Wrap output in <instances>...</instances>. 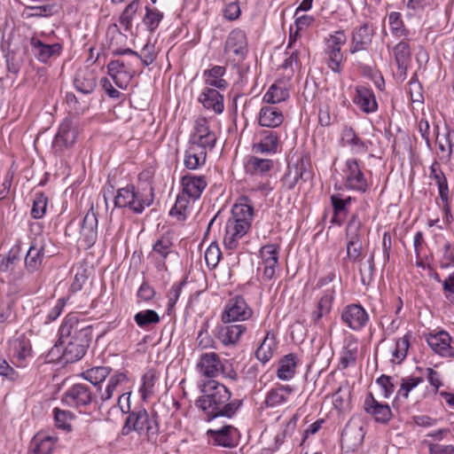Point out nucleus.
I'll return each mask as SVG.
<instances>
[{"label": "nucleus", "mask_w": 454, "mask_h": 454, "mask_svg": "<svg viewBox=\"0 0 454 454\" xmlns=\"http://www.w3.org/2000/svg\"><path fill=\"white\" fill-rule=\"evenodd\" d=\"M450 336L445 331L431 334L427 341L430 348L442 356L454 357V348L450 346Z\"/></svg>", "instance_id": "a878e982"}, {"label": "nucleus", "mask_w": 454, "mask_h": 454, "mask_svg": "<svg viewBox=\"0 0 454 454\" xmlns=\"http://www.w3.org/2000/svg\"><path fill=\"white\" fill-rule=\"evenodd\" d=\"M341 142L343 145H348L354 153H360L367 151V146L364 141L358 137L351 127H344L341 131Z\"/></svg>", "instance_id": "ea45409f"}, {"label": "nucleus", "mask_w": 454, "mask_h": 454, "mask_svg": "<svg viewBox=\"0 0 454 454\" xmlns=\"http://www.w3.org/2000/svg\"><path fill=\"white\" fill-rule=\"evenodd\" d=\"M277 348V341L274 333L269 332L262 342L255 350L256 358L262 363H267L273 356Z\"/></svg>", "instance_id": "4c0bfd02"}, {"label": "nucleus", "mask_w": 454, "mask_h": 454, "mask_svg": "<svg viewBox=\"0 0 454 454\" xmlns=\"http://www.w3.org/2000/svg\"><path fill=\"white\" fill-rule=\"evenodd\" d=\"M345 167L343 172L347 187L364 192L367 190L368 184L357 161L349 159L346 161Z\"/></svg>", "instance_id": "a211bd4d"}, {"label": "nucleus", "mask_w": 454, "mask_h": 454, "mask_svg": "<svg viewBox=\"0 0 454 454\" xmlns=\"http://www.w3.org/2000/svg\"><path fill=\"white\" fill-rule=\"evenodd\" d=\"M172 242L168 236H162L159 239L153 247V252L158 254L160 258L165 259L171 252Z\"/></svg>", "instance_id": "0e129e2a"}, {"label": "nucleus", "mask_w": 454, "mask_h": 454, "mask_svg": "<svg viewBox=\"0 0 454 454\" xmlns=\"http://www.w3.org/2000/svg\"><path fill=\"white\" fill-rule=\"evenodd\" d=\"M183 193L187 197L197 200L207 185L203 176L185 175L181 179Z\"/></svg>", "instance_id": "393cba45"}, {"label": "nucleus", "mask_w": 454, "mask_h": 454, "mask_svg": "<svg viewBox=\"0 0 454 454\" xmlns=\"http://www.w3.org/2000/svg\"><path fill=\"white\" fill-rule=\"evenodd\" d=\"M409 348V339L407 336L400 338L396 340L395 348L392 351V362L400 364L407 356Z\"/></svg>", "instance_id": "bf43d9fd"}, {"label": "nucleus", "mask_w": 454, "mask_h": 454, "mask_svg": "<svg viewBox=\"0 0 454 454\" xmlns=\"http://www.w3.org/2000/svg\"><path fill=\"white\" fill-rule=\"evenodd\" d=\"M203 394L196 401V405L207 415V420L217 418L231 419L240 408L242 401L231 400V393L216 380H209L200 387Z\"/></svg>", "instance_id": "f257e3e1"}, {"label": "nucleus", "mask_w": 454, "mask_h": 454, "mask_svg": "<svg viewBox=\"0 0 454 454\" xmlns=\"http://www.w3.org/2000/svg\"><path fill=\"white\" fill-rule=\"evenodd\" d=\"M55 425L58 428L65 431H71L72 426L71 421L73 419V414L67 411H62L59 408L53 410Z\"/></svg>", "instance_id": "6e6d98bb"}, {"label": "nucleus", "mask_w": 454, "mask_h": 454, "mask_svg": "<svg viewBox=\"0 0 454 454\" xmlns=\"http://www.w3.org/2000/svg\"><path fill=\"white\" fill-rule=\"evenodd\" d=\"M284 121L282 111L273 106H263L259 113V124L262 127L276 128Z\"/></svg>", "instance_id": "f704fd0d"}, {"label": "nucleus", "mask_w": 454, "mask_h": 454, "mask_svg": "<svg viewBox=\"0 0 454 454\" xmlns=\"http://www.w3.org/2000/svg\"><path fill=\"white\" fill-rule=\"evenodd\" d=\"M155 380L156 376L154 372L148 371L144 374L143 383L139 390L144 400H145L153 393Z\"/></svg>", "instance_id": "e2e57ef3"}, {"label": "nucleus", "mask_w": 454, "mask_h": 454, "mask_svg": "<svg viewBox=\"0 0 454 454\" xmlns=\"http://www.w3.org/2000/svg\"><path fill=\"white\" fill-rule=\"evenodd\" d=\"M364 408L366 413L371 415L376 422L387 423L392 418V411L387 404L378 402L370 393L364 403Z\"/></svg>", "instance_id": "6ab92c4d"}, {"label": "nucleus", "mask_w": 454, "mask_h": 454, "mask_svg": "<svg viewBox=\"0 0 454 454\" xmlns=\"http://www.w3.org/2000/svg\"><path fill=\"white\" fill-rule=\"evenodd\" d=\"M279 247L276 244H267L261 247L260 256L262 259V278L269 281L276 274L278 265Z\"/></svg>", "instance_id": "dca6fc26"}, {"label": "nucleus", "mask_w": 454, "mask_h": 454, "mask_svg": "<svg viewBox=\"0 0 454 454\" xmlns=\"http://www.w3.org/2000/svg\"><path fill=\"white\" fill-rule=\"evenodd\" d=\"M311 176L309 161L307 158L301 157L294 164L288 166L287 171L281 182L286 190L291 191L296 186L299 180L306 182L309 180Z\"/></svg>", "instance_id": "f8f14e48"}, {"label": "nucleus", "mask_w": 454, "mask_h": 454, "mask_svg": "<svg viewBox=\"0 0 454 454\" xmlns=\"http://www.w3.org/2000/svg\"><path fill=\"white\" fill-rule=\"evenodd\" d=\"M125 52L133 54L139 58L145 66L151 65L156 59L157 57L154 45L150 43H146L141 50L140 53H137L129 49L126 50Z\"/></svg>", "instance_id": "4d7b16f0"}, {"label": "nucleus", "mask_w": 454, "mask_h": 454, "mask_svg": "<svg viewBox=\"0 0 454 454\" xmlns=\"http://www.w3.org/2000/svg\"><path fill=\"white\" fill-rule=\"evenodd\" d=\"M362 223L356 215H353L347 225L348 237L347 256L352 262L362 260V235L360 232Z\"/></svg>", "instance_id": "9d476101"}, {"label": "nucleus", "mask_w": 454, "mask_h": 454, "mask_svg": "<svg viewBox=\"0 0 454 454\" xmlns=\"http://www.w3.org/2000/svg\"><path fill=\"white\" fill-rule=\"evenodd\" d=\"M247 329L243 324H224L218 328L217 338L224 346L236 345Z\"/></svg>", "instance_id": "4be33fe9"}, {"label": "nucleus", "mask_w": 454, "mask_h": 454, "mask_svg": "<svg viewBox=\"0 0 454 454\" xmlns=\"http://www.w3.org/2000/svg\"><path fill=\"white\" fill-rule=\"evenodd\" d=\"M430 177L435 181L439 189V195L442 201L449 200V187L447 178L442 171L439 163L434 162L430 167Z\"/></svg>", "instance_id": "c03bdc74"}, {"label": "nucleus", "mask_w": 454, "mask_h": 454, "mask_svg": "<svg viewBox=\"0 0 454 454\" xmlns=\"http://www.w3.org/2000/svg\"><path fill=\"white\" fill-rule=\"evenodd\" d=\"M346 42V36L342 31H337L330 35L326 43L325 53L328 56V67L335 73L340 72V65L343 56L340 47Z\"/></svg>", "instance_id": "4468645a"}, {"label": "nucleus", "mask_w": 454, "mask_h": 454, "mask_svg": "<svg viewBox=\"0 0 454 454\" xmlns=\"http://www.w3.org/2000/svg\"><path fill=\"white\" fill-rule=\"evenodd\" d=\"M393 52L399 74L404 79L411 62V49L408 43L400 42L394 47Z\"/></svg>", "instance_id": "e433bc0d"}, {"label": "nucleus", "mask_w": 454, "mask_h": 454, "mask_svg": "<svg viewBox=\"0 0 454 454\" xmlns=\"http://www.w3.org/2000/svg\"><path fill=\"white\" fill-rule=\"evenodd\" d=\"M189 143L198 145L207 153L215 147L216 135L210 129L208 121L206 119L201 118L196 121L194 132L191 136Z\"/></svg>", "instance_id": "ddd939ff"}, {"label": "nucleus", "mask_w": 454, "mask_h": 454, "mask_svg": "<svg viewBox=\"0 0 454 454\" xmlns=\"http://www.w3.org/2000/svg\"><path fill=\"white\" fill-rule=\"evenodd\" d=\"M221 258V251L216 244H211L205 252V261L208 267H215Z\"/></svg>", "instance_id": "69168bd1"}, {"label": "nucleus", "mask_w": 454, "mask_h": 454, "mask_svg": "<svg viewBox=\"0 0 454 454\" xmlns=\"http://www.w3.org/2000/svg\"><path fill=\"white\" fill-rule=\"evenodd\" d=\"M132 431L145 436L147 442L155 443L159 435L157 415L149 414L143 408L135 409L126 418L121 434L128 435Z\"/></svg>", "instance_id": "7ed1b4c3"}, {"label": "nucleus", "mask_w": 454, "mask_h": 454, "mask_svg": "<svg viewBox=\"0 0 454 454\" xmlns=\"http://www.w3.org/2000/svg\"><path fill=\"white\" fill-rule=\"evenodd\" d=\"M199 101L205 108L213 110L215 114H221L224 109L223 95L213 88L204 89Z\"/></svg>", "instance_id": "473e14b6"}, {"label": "nucleus", "mask_w": 454, "mask_h": 454, "mask_svg": "<svg viewBox=\"0 0 454 454\" xmlns=\"http://www.w3.org/2000/svg\"><path fill=\"white\" fill-rule=\"evenodd\" d=\"M12 356L23 366V361L31 355L30 341L24 336L15 339L12 342Z\"/></svg>", "instance_id": "37998d69"}, {"label": "nucleus", "mask_w": 454, "mask_h": 454, "mask_svg": "<svg viewBox=\"0 0 454 454\" xmlns=\"http://www.w3.org/2000/svg\"><path fill=\"white\" fill-rule=\"evenodd\" d=\"M128 381L127 375L123 372H120L113 375L104 391H100V397L102 401H107L112 396L117 387L124 382Z\"/></svg>", "instance_id": "864d4df0"}, {"label": "nucleus", "mask_w": 454, "mask_h": 454, "mask_svg": "<svg viewBox=\"0 0 454 454\" xmlns=\"http://www.w3.org/2000/svg\"><path fill=\"white\" fill-rule=\"evenodd\" d=\"M357 340L356 338H348L345 341L340 363L343 369L356 363L357 357Z\"/></svg>", "instance_id": "09e8293b"}, {"label": "nucleus", "mask_w": 454, "mask_h": 454, "mask_svg": "<svg viewBox=\"0 0 454 454\" xmlns=\"http://www.w3.org/2000/svg\"><path fill=\"white\" fill-rule=\"evenodd\" d=\"M78 129L71 119L66 118L59 128L53 140V149L56 153H62L64 149L72 146L77 137Z\"/></svg>", "instance_id": "2eb2a0df"}, {"label": "nucleus", "mask_w": 454, "mask_h": 454, "mask_svg": "<svg viewBox=\"0 0 454 454\" xmlns=\"http://www.w3.org/2000/svg\"><path fill=\"white\" fill-rule=\"evenodd\" d=\"M48 198L43 193H36L34 199L31 215L35 219L42 218L46 212Z\"/></svg>", "instance_id": "052dcab7"}, {"label": "nucleus", "mask_w": 454, "mask_h": 454, "mask_svg": "<svg viewBox=\"0 0 454 454\" xmlns=\"http://www.w3.org/2000/svg\"><path fill=\"white\" fill-rule=\"evenodd\" d=\"M107 70L114 83L121 89L126 88L133 77L132 73L119 59L110 61L107 65Z\"/></svg>", "instance_id": "cd10ccee"}, {"label": "nucleus", "mask_w": 454, "mask_h": 454, "mask_svg": "<svg viewBox=\"0 0 454 454\" xmlns=\"http://www.w3.org/2000/svg\"><path fill=\"white\" fill-rule=\"evenodd\" d=\"M289 91L283 83H273L263 96V101L275 105L286 100Z\"/></svg>", "instance_id": "49530a36"}, {"label": "nucleus", "mask_w": 454, "mask_h": 454, "mask_svg": "<svg viewBox=\"0 0 454 454\" xmlns=\"http://www.w3.org/2000/svg\"><path fill=\"white\" fill-rule=\"evenodd\" d=\"M109 373L110 369L108 367L98 366L87 370L83 372V377L91 383L92 387H96L98 391H101L99 384L106 380Z\"/></svg>", "instance_id": "8fccbe9b"}, {"label": "nucleus", "mask_w": 454, "mask_h": 454, "mask_svg": "<svg viewBox=\"0 0 454 454\" xmlns=\"http://www.w3.org/2000/svg\"><path fill=\"white\" fill-rule=\"evenodd\" d=\"M254 315L253 309L248 306L242 296L231 298L222 313L223 324L243 322L250 319Z\"/></svg>", "instance_id": "1a4fd4ad"}, {"label": "nucleus", "mask_w": 454, "mask_h": 454, "mask_svg": "<svg viewBox=\"0 0 454 454\" xmlns=\"http://www.w3.org/2000/svg\"><path fill=\"white\" fill-rule=\"evenodd\" d=\"M163 19V13L155 8L145 7V14L143 18V23L152 33L156 30Z\"/></svg>", "instance_id": "5fc2aeb1"}, {"label": "nucleus", "mask_w": 454, "mask_h": 454, "mask_svg": "<svg viewBox=\"0 0 454 454\" xmlns=\"http://www.w3.org/2000/svg\"><path fill=\"white\" fill-rule=\"evenodd\" d=\"M297 356L294 354L285 356L278 364L277 376L281 380H289L296 372Z\"/></svg>", "instance_id": "58836bf2"}, {"label": "nucleus", "mask_w": 454, "mask_h": 454, "mask_svg": "<svg viewBox=\"0 0 454 454\" xmlns=\"http://www.w3.org/2000/svg\"><path fill=\"white\" fill-rule=\"evenodd\" d=\"M139 8V0L131 1L121 12L119 21L125 31H129L132 26V20Z\"/></svg>", "instance_id": "603ef678"}, {"label": "nucleus", "mask_w": 454, "mask_h": 454, "mask_svg": "<svg viewBox=\"0 0 454 454\" xmlns=\"http://www.w3.org/2000/svg\"><path fill=\"white\" fill-rule=\"evenodd\" d=\"M225 72V67L221 66H214L212 68L205 70L203 75L206 84L217 89H226L228 82L223 79Z\"/></svg>", "instance_id": "a19ab883"}, {"label": "nucleus", "mask_w": 454, "mask_h": 454, "mask_svg": "<svg viewBox=\"0 0 454 454\" xmlns=\"http://www.w3.org/2000/svg\"><path fill=\"white\" fill-rule=\"evenodd\" d=\"M364 435L363 422L359 419H351L342 431L341 441L351 447H357L362 444Z\"/></svg>", "instance_id": "412c9836"}, {"label": "nucleus", "mask_w": 454, "mask_h": 454, "mask_svg": "<svg viewBox=\"0 0 454 454\" xmlns=\"http://www.w3.org/2000/svg\"><path fill=\"white\" fill-rule=\"evenodd\" d=\"M293 392L290 386H280L270 389L265 398L268 407H276L286 402L288 395Z\"/></svg>", "instance_id": "79ce46f5"}, {"label": "nucleus", "mask_w": 454, "mask_h": 454, "mask_svg": "<svg viewBox=\"0 0 454 454\" xmlns=\"http://www.w3.org/2000/svg\"><path fill=\"white\" fill-rule=\"evenodd\" d=\"M58 438L45 432H38L30 442L29 450L33 454H51Z\"/></svg>", "instance_id": "bb28decb"}, {"label": "nucleus", "mask_w": 454, "mask_h": 454, "mask_svg": "<svg viewBox=\"0 0 454 454\" xmlns=\"http://www.w3.org/2000/svg\"><path fill=\"white\" fill-rule=\"evenodd\" d=\"M74 86L77 90L83 94L93 92L97 86L96 73L88 67L78 70L74 79Z\"/></svg>", "instance_id": "c756f323"}, {"label": "nucleus", "mask_w": 454, "mask_h": 454, "mask_svg": "<svg viewBox=\"0 0 454 454\" xmlns=\"http://www.w3.org/2000/svg\"><path fill=\"white\" fill-rule=\"evenodd\" d=\"M207 434L214 441L223 447H233L237 444L239 431L236 427L227 425L218 429H209Z\"/></svg>", "instance_id": "c85d7f7f"}, {"label": "nucleus", "mask_w": 454, "mask_h": 454, "mask_svg": "<svg viewBox=\"0 0 454 454\" xmlns=\"http://www.w3.org/2000/svg\"><path fill=\"white\" fill-rule=\"evenodd\" d=\"M21 249L20 245L13 246L7 255L4 256L0 262V271L13 273L16 266L20 263L21 258Z\"/></svg>", "instance_id": "de8ad7c7"}, {"label": "nucleus", "mask_w": 454, "mask_h": 454, "mask_svg": "<svg viewBox=\"0 0 454 454\" xmlns=\"http://www.w3.org/2000/svg\"><path fill=\"white\" fill-rule=\"evenodd\" d=\"M197 369L202 376L210 379L216 378L220 373L233 381L238 379V374L233 368L231 366L228 368L219 355L215 352L202 354L197 363Z\"/></svg>", "instance_id": "423d86ee"}, {"label": "nucleus", "mask_w": 454, "mask_h": 454, "mask_svg": "<svg viewBox=\"0 0 454 454\" xmlns=\"http://www.w3.org/2000/svg\"><path fill=\"white\" fill-rule=\"evenodd\" d=\"M341 320L350 329L359 331L367 324L369 316L361 305L350 304L343 309Z\"/></svg>", "instance_id": "f3484780"}, {"label": "nucleus", "mask_w": 454, "mask_h": 454, "mask_svg": "<svg viewBox=\"0 0 454 454\" xmlns=\"http://www.w3.org/2000/svg\"><path fill=\"white\" fill-rule=\"evenodd\" d=\"M153 201V188H150L147 192H140L136 190L134 185H127L119 189L114 197L115 207H127L136 214H141Z\"/></svg>", "instance_id": "39448f33"}, {"label": "nucleus", "mask_w": 454, "mask_h": 454, "mask_svg": "<svg viewBox=\"0 0 454 454\" xmlns=\"http://www.w3.org/2000/svg\"><path fill=\"white\" fill-rule=\"evenodd\" d=\"M421 382H423L422 377L409 376L403 378L397 395L408 398L409 393Z\"/></svg>", "instance_id": "13d9d810"}, {"label": "nucleus", "mask_w": 454, "mask_h": 454, "mask_svg": "<svg viewBox=\"0 0 454 454\" xmlns=\"http://www.w3.org/2000/svg\"><path fill=\"white\" fill-rule=\"evenodd\" d=\"M260 141L254 144L253 150L262 153H275L278 151L279 137L276 131L262 130L259 133Z\"/></svg>", "instance_id": "7c9ffc66"}, {"label": "nucleus", "mask_w": 454, "mask_h": 454, "mask_svg": "<svg viewBox=\"0 0 454 454\" xmlns=\"http://www.w3.org/2000/svg\"><path fill=\"white\" fill-rule=\"evenodd\" d=\"M0 377L9 381H15L19 379L18 372L9 365L6 360L0 356Z\"/></svg>", "instance_id": "774afa93"}, {"label": "nucleus", "mask_w": 454, "mask_h": 454, "mask_svg": "<svg viewBox=\"0 0 454 454\" xmlns=\"http://www.w3.org/2000/svg\"><path fill=\"white\" fill-rule=\"evenodd\" d=\"M245 171L252 176H263L274 168V161L270 159L250 156L245 162Z\"/></svg>", "instance_id": "72a5a7b5"}, {"label": "nucleus", "mask_w": 454, "mask_h": 454, "mask_svg": "<svg viewBox=\"0 0 454 454\" xmlns=\"http://www.w3.org/2000/svg\"><path fill=\"white\" fill-rule=\"evenodd\" d=\"M134 320L140 328L146 329L152 325L158 324L160 317L155 310L145 309L137 312L134 316Z\"/></svg>", "instance_id": "3c124183"}, {"label": "nucleus", "mask_w": 454, "mask_h": 454, "mask_svg": "<svg viewBox=\"0 0 454 454\" xmlns=\"http://www.w3.org/2000/svg\"><path fill=\"white\" fill-rule=\"evenodd\" d=\"M377 383L382 388L384 397L388 398L394 393L395 387L394 378L387 375H381L378 378Z\"/></svg>", "instance_id": "338daca9"}, {"label": "nucleus", "mask_w": 454, "mask_h": 454, "mask_svg": "<svg viewBox=\"0 0 454 454\" xmlns=\"http://www.w3.org/2000/svg\"><path fill=\"white\" fill-rule=\"evenodd\" d=\"M60 336H69L73 333L76 334L63 350V358L66 362L73 363L81 359L86 353L87 348L90 342L91 329L90 327H83L78 329L75 325L69 322H65L59 329Z\"/></svg>", "instance_id": "20e7f679"}, {"label": "nucleus", "mask_w": 454, "mask_h": 454, "mask_svg": "<svg viewBox=\"0 0 454 454\" xmlns=\"http://www.w3.org/2000/svg\"><path fill=\"white\" fill-rule=\"evenodd\" d=\"M95 394L92 387L87 384L78 383L68 388L63 396V402L71 407H87L92 403Z\"/></svg>", "instance_id": "9b49d317"}, {"label": "nucleus", "mask_w": 454, "mask_h": 454, "mask_svg": "<svg viewBox=\"0 0 454 454\" xmlns=\"http://www.w3.org/2000/svg\"><path fill=\"white\" fill-rule=\"evenodd\" d=\"M207 153L204 149H200L198 145H193L189 143L184 153V166L192 170L199 168L205 164Z\"/></svg>", "instance_id": "c9c22d12"}, {"label": "nucleus", "mask_w": 454, "mask_h": 454, "mask_svg": "<svg viewBox=\"0 0 454 454\" xmlns=\"http://www.w3.org/2000/svg\"><path fill=\"white\" fill-rule=\"evenodd\" d=\"M333 299L334 292L333 290L328 291L321 297L317 302L316 309L312 312L311 315L314 324H319L321 318L330 313Z\"/></svg>", "instance_id": "a18cd8bd"}, {"label": "nucleus", "mask_w": 454, "mask_h": 454, "mask_svg": "<svg viewBox=\"0 0 454 454\" xmlns=\"http://www.w3.org/2000/svg\"><path fill=\"white\" fill-rule=\"evenodd\" d=\"M247 52V39L245 32L241 29L232 30L224 45V54L227 59L234 66H238L246 59Z\"/></svg>", "instance_id": "6e6552de"}, {"label": "nucleus", "mask_w": 454, "mask_h": 454, "mask_svg": "<svg viewBox=\"0 0 454 454\" xmlns=\"http://www.w3.org/2000/svg\"><path fill=\"white\" fill-rule=\"evenodd\" d=\"M52 247L53 245L50 239L43 235L35 237L25 257L26 270L30 273L37 271L41 268L44 257H50L53 254Z\"/></svg>", "instance_id": "0eeeda50"}, {"label": "nucleus", "mask_w": 454, "mask_h": 454, "mask_svg": "<svg viewBox=\"0 0 454 454\" xmlns=\"http://www.w3.org/2000/svg\"><path fill=\"white\" fill-rule=\"evenodd\" d=\"M354 103L367 114L375 112L378 107L372 90L364 86L356 87Z\"/></svg>", "instance_id": "2f4dec72"}, {"label": "nucleus", "mask_w": 454, "mask_h": 454, "mask_svg": "<svg viewBox=\"0 0 454 454\" xmlns=\"http://www.w3.org/2000/svg\"><path fill=\"white\" fill-rule=\"evenodd\" d=\"M254 217V207L246 197L240 198L231 209V216L226 223L223 243L226 248L232 250L250 229Z\"/></svg>", "instance_id": "f03ea898"}, {"label": "nucleus", "mask_w": 454, "mask_h": 454, "mask_svg": "<svg viewBox=\"0 0 454 454\" xmlns=\"http://www.w3.org/2000/svg\"><path fill=\"white\" fill-rule=\"evenodd\" d=\"M374 30L372 26L365 23L356 27L352 35L350 53L365 51L372 43Z\"/></svg>", "instance_id": "5701e85b"}, {"label": "nucleus", "mask_w": 454, "mask_h": 454, "mask_svg": "<svg viewBox=\"0 0 454 454\" xmlns=\"http://www.w3.org/2000/svg\"><path fill=\"white\" fill-rule=\"evenodd\" d=\"M80 233L87 247L94 245L98 237V215L91 207L84 215Z\"/></svg>", "instance_id": "aec40b11"}, {"label": "nucleus", "mask_w": 454, "mask_h": 454, "mask_svg": "<svg viewBox=\"0 0 454 454\" xmlns=\"http://www.w3.org/2000/svg\"><path fill=\"white\" fill-rule=\"evenodd\" d=\"M186 197L184 193L178 195L174 207L170 210V215L176 216L178 220H184L186 218V210L189 204Z\"/></svg>", "instance_id": "680f3d73"}, {"label": "nucleus", "mask_w": 454, "mask_h": 454, "mask_svg": "<svg viewBox=\"0 0 454 454\" xmlns=\"http://www.w3.org/2000/svg\"><path fill=\"white\" fill-rule=\"evenodd\" d=\"M30 45L35 57L43 63H46L51 58L59 56L62 49L59 43L46 44L36 37L30 39Z\"/></svg>", "instance_id": "b1692460"}]
</instances>
